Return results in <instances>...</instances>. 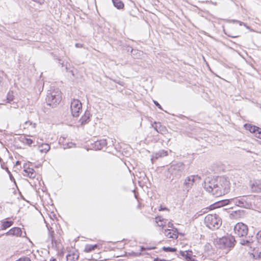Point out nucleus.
Masks as SVG:
<instances>
[{
  "instance_id": "1",
  "label": "nucleus",
  "mask_w": 261,
  "mask_h": 261,
  "mask_svg": "<svg viewBox=\"0 0 261 261\" xmlns=\"http://www.w3.org/2000/svg\"><path fill=\"white\" fill-rule=\"evenodd\" d=\"M204 189L216 197L225 195L229 192L230 182L224 176L206 177L203 184Z\"/></svg>"
},
{
  "instance_id": "2",
  "label": "nucleus",
  "mask_w": 261,
  "mask_h": 261,
  "mask_svg": "<svg viewBox=\"0 0 261 261\" xmlns=\"http://www.w3.org/2000/svg\"><path fill=\"white\" fill-rule=\"evenodd\" d=\"M185 165L181 162H172L167 171V177L171 180L179 179L185 173Z\"/></svg>"
},
{
  "instance_id": "3",
  "label": "nucleus",
  "mask_w": 261,
  "mask_h": 261,
  "mask_svg": "<svg viewBox=\"0 0 261 261\" xmlns=\"http://www.w3.org/2000/svg\"><path fill=\"white\" fill-rule=\"evenodd\" d=\"M247 197L246 196H243L229 199L222 200L216 203L217 205L216 207H221L229 204L233 203L237 206L248 208L251 204L247 201Z\"/></svg>"
},
{
  "instance_id": "4",
  "label": "nucleus",
  "mask_w": 261,
  "mask_h": 261,
  "mask_svg": "<svg viewBox=\"0 0 261 261\" xmlns=\"http://www.w3.org/2000/svg\"><path fill=\"white\" fill-rule=\"evenodd\" d=\"M61 99V92L59 89L51 88L48 91L45 99L48 105L54 107L60 103Z\"/></svg>"
},
{
  "instance_id": "5",
  "label": "nucleus",
  "mask_w": 261,
  "mask_h": 261,
  "mask_svg": "<svg viewBox=\"0 0 261 261\" xmlns=\"http://www.w3.org/2000/svg\"><path fill=\"white\" fill-rule=\"evenodd\" d=\"M204 223L208 228L215 230L220 227L222 221L217 214H208L204 218Z\"/></svg>"
},
{
  "instance_id": "6",
  "label": "nucleus",
  "mask_w": 261,
  "mask_h": 261,
  "mask_svg": "<svg viewBox=\"0 0 261 261\" xmlns=\"http://www.w3.org/2000/svg\"><path fill=\"white\" fill-rule=\"evenodd\" d=\"M234 238L231 235H227L220 238L218 241L220 248H232L234 246Z\"/></svg>"
},
{
  "instance_id": "7",
  "label": "nucleus",
  "mask_w": 261,
  "mask_h": 261,
  "mask_svg": "<svg viewBox=\"0 0 261 261\" xmlns=\"http://www.w3.org/2000/svg\"><path fill=\"white\" fill-rule=\"evenodd\" d=\"M70 110L72 115L74 117H79L82 111V105L78 99H74L70 104Z\"/></svg>"
},
{
  "instance_id": "8",
  "label": "nucleus",
  "mask_w": 261,
  "mask_h": 261,
  "mask_svg": "<svg viewBox=\"0 0 261 261\" xmlns=\"http://www.w3.org/2000/svg\"><path fill=\"white\" fill-rule=\"evenodd\" d=\"M248 230L247 226L243 223H238L234 227L235 234L240 238L246 237Z\"/></svg>"
},
{
  "instance_id": "9",
  "label": "nucleus",
  "mask_w": 261,
  "mask_h": 261,
  "mask_svg": "<svg viewBox=\"0 0 261 261\" xmlns=\"http://www.w3.org/2000/svg\"><path fill=\"white\" fill-rule=\"evenodd\" d=\"M196 177L200 178L198 175H190L186 178L184 182V190H186L187 192H189L195 182Z\"/></svg>"
},
{
  "instance_id": "10",
  "label": "nucleus",
  "mask_w": 261,
  "mask_h": 261,
  "mask_svg": "<svg viewBox=\"0 0 261 261\" xmlns=\"http://www.w3.org/2000/svg\"><path fill=\"white\" fill-rule=\"evenodd\" d=\"M107 144L106 139H101L95 141L92 144L93 147L95 150H101L103 147L106 146Z\"/></svg>"
},
{
  "instance_id": "11",
  "label": "nucleus",
  "mask_w": 261,
  "mask_h": 261,
  "mask_svg": "<svg viewBox=\"0 0 261 261\" xmlns=\"http://www.w3.org/2000/svg\"><path fill=\"white\" fill-rule=\"evenodd\" d=\"M7 236L20 237L22 235V230L19 227H13L6 232Z\"/></svg>"
},
{
  "instance_id": "12",
  "label": "nucleus",
  "mask_w": 261,
  "mask_h": 261,
  "mask_svg": "<svg viewBox=\"0 0 261 261\" xmlns=\"http://www.w3.org/2000/svg\"><path fill=\"white\" fill-rule=\"evenodd\" d=\"M91 115L90 112L86 110L84 113V114L81 117L80 119V122H81V125H83L87 123H88L90 120V117Z\"/></svg>"
},
{
  "instance_id": "13",
  "label": "nucleus",
  "mask_w": 261,
  "mask_h": 261,
  "mask_svg": "<svg viewBox=\"0 0 261 261\" xmlns=\"http://www.w3.org/2000/svg\"><path fill=\"white\" fill-rule=\"evenodd\" d=\"M167 155L168 151L167 150H160L153 155L152 158H151V161L153 162L154 159L156 160L159 158H163L167 156Z\"/></svg>"
},
{
  "instance_id": "14",
  "label": "nucleus",
  "mask_w": 261,
  "mask_h": 261,
  "mask_svg": "<svg viewBox=\"0 0 261 261\" xmlns=\"http://www.w3.org/2000/svg\"><path fill=\"white\" fill-rule=\"evenodd\" d=\"M48 237L47 239V241L49 242L50 241L53 244V246L54 245V243L56 244L57 241L55 239V232L53 230V228L51 227H50V228H48Z\"/></svg>"
},
{
  "instance_id": "15",
  "label": "nucleus",
  "mask_w": 261,
  "mask_h": 261,
  "mask_svg": "<svg viewBox=\"0 0 261 261\" xmlns=\"http://www.w3.org/2000/svg\"><path fill=\"white\" fill-rule=\"evenodd\" d=\"M244 127L246 130H249L250 133L254 134V135L259 128L258 126L250 124H245L244 125Z\"/></svg>"
},
{
  "instance_id": "16",
  "label": "nucleus",
  "mask_w": 261,
  "mask_h": 261,
  "mask_svg": "<svg viewBox=\"0 0 261 261\" xmlns=\"http://www.w3.org/2000/svg\"><path fill=\"white\" fill-rule=\"evenodd\" d=\"M24 172L27 174L28 177L31 178L35 177L36 174L34 169L29 167L26 168L25 166H24Z\"/></svg>"
},
{
  "instance_id": "17",
  "label": "nucleus",
  "mask_w": 261,
  "mask_h": 261,
  "mask_svg": "<svg viewBox=\"0 0 261 261\" xmlns=\"http://www.w3.org/2000/svg\"><path fill=\"white\" fill-rule=\"evenodd\" d=\"M251 189L253 191L259 192H261V180H256L251 186Z\"/></svg>"
},
{
  "instance_id": "18",
  "label": "nucleus",
  "mask_w": 261,
  "mask_h": 261,
  "mask_svg": "<svg viewBox=\"0 0 261 261\" xmlns=\"http://www.w3.org/2000/svg\"><path fill=\"white\" fill-rule=\"evenodd\" d=\"M152 126L158 133H162L165 129V127L159 122H154L152 124Z\"/></svg>"
},
{
  "instance_id": "19",
  "label": "nucleus",
  "mask_w": 261,
  "mask_h": 261,
  "mask_svg": "<svg viewBox=\"0 0 261 261\" xmlns=\"http://www.w3.org/2000/svg\"><path fill=\"white\" fill-rule=\"evenodd\" d=\"M79 255L78 252H74L66 255L67 261H75L78 259Z\"/></svg>"
},
{
  "instance_id": "20",
  "label": "nucleus",
  "mask_w": 261,
  "mask_h": 261,
  "mask_svg": "<svg viewBox=\"0 0 261 261\" xmlns=\"http://www.w3.org/2000/svg\"><path fill=\"white\" fill-rule=\"evenodd\" d=\"M1 229L5 230L7 228L11 227L13 225L14 222L12 221L4 220V221H2L1 222Z\"/></svg>"
},
{
  "instance_id": "21",
  "label": "nucleus",
  "mask_w": 261,
  "mask_h": 261,
  "mask_svg": "<svg viewBox=\"0 0 261 261\" xmlns=\"http://www.w3.org/2000/svg\"><path fill=\"white\" fill-rule=\"evenodd\" d=\"M39 151L43 153H46L50 149V146L47 143H42L39 146Z\"/></svg>"
},
{
  "instance_id": "22",
  "label": "nucleus",
  "mask_w": 261,
  "mask_h": 261,
  "mask_svg": "<svg viewBox=\"0 0 261 261\" xmlns=\"http://www.w3.org/2000/svg\"><path fill=\"white\" fill-rule=\"evenodd\" d=\"M113 5L118 9H123L124 5L121 0H112Z\"/></svg>"
},
{
  "instance_id": "23",
  "label": "nucleus",
  "mask_w": 261,
  "mask_h": 261,
  "mask_svg": "<svg viewBox=\"0 0 261 261\" xmlns=\"http://www.w3.org/2000/svg\"><path fill=\"white\" fill-rule=\"evenodd\" d=\"M98 247L97 244H94V245H86L85 246L84 251L86 252H90L94 250L96 248Z\"/></svg>"
},
{
  "instance_id": "24",
  "label": "nucleus",
  "mask_w": 261,
  "mask_h": 261,
  "mask_svg": "<svg viewBox=\"0 0 261 261\" xmlns=\"http://www.w3.org/2000/svg\"><path fill=\"white\" fill-rule=\"evenodd\" d=\"M4 163H3L1 164V168L2 169L5 170L6 171V173H8L10 180H12V181H15V179L13 177V176L12 174H11V172L9 171L8 168L7 167L4 166Z\"/></svg>"
},
{
  "instance_id": "25",
  "label": "nucleus",
  "mask_w": 261,
  "mask_h": 261,
  "mask_svg": "<svg viewBox=\"0 0 261 261\" xmlns=\"http://www.w3.org/2000/svg\"><path fill=\"white\" fill-rule=\"evenodd\" d=\"M240 243L242 245L250 246H251V244L252 243V241H251L250 240L241 239L240 240Z\"/></svg>"
},
{
  "instance_id": "26",
  "label": "nucleus",
  "mask_w": 261,
  "mask_h": 261,
  "mask_svg": "<svg viewBox=\"0 0 261 261\" xmlns=\"http://www.w3.org/2000/svg\"><path fill=\"white\" fill-rule=\"evenodd\" d=\"M169 230H170L169 229H165V233L166 236H167L169 238H172V239H177V238L178 236L177 234H176L175 233H172L170 231L168 232Z\"/></svg>"
},
{
  "instance_id": "27",
  "label": "nucleus",
  "mask_w": 261,
  "mask_h": 261,
  "mask_svg": "<svg viewBox=\"0 0 261 261\" xmlns=\"http://www.w3.org/2000/svg\"><path fill=\"white\" fill-rule=\"evenodd\" d=\"M162 249L163 251L167 252H175L177 251V249L174 247H165L164 246L162 248Z\"/></svg>"
},
{
  "instance_id": "28",
  "label": "nucleus",
  "mask_w": 261,
  "mask_h": 261,
  "mask_svg": "<svg viewBox=\"0 0 261 261\" xmlns=\"http://www.w3.org/2000/svg\"><path fill=\"white\" fill-rule=\"evenodd\" d=\"M189 252L192 253V252L191 250H188L186 251V254L185 255V258L187 261H190L192 258L191 254H189Z\"/></svg>"
},
{
  "instance_id": "29",
  "label": "nucleus",
  "mask_w": 261,
  "mask_h": 261,
  "mask_svg": "<svg viewBox=\"0 0 261 261\" xmlns=\"http://www.w3.org/2000/svg\"><path fill=\"white\" fill-rule=\"evenodd\" d=\"M14 96L13 95L12 93H11L10 92H9L7 94V102H11L13 100Z\"/></svg>"
},
{
  "instance_id": "30",
  "label": "nucleus",
  "mask_w": 261,
  "mask_h": 261,
  "mask_svg": "<svg viewBox=\"0 0 261 261\" xmlns=\"http://www.w3.org/2000/svg\"><path fill=\"white\" fill-rule=\"evenodd\" d=\"M23 142L25 144L31 146L33 143L34 141L31 139L24 138Z\"/></svg>"
},
{
  "instance_id": "31",
  "label": "nucleus",
  "mask_w": 261,
  "mask_h": 261,
  "mask_svg": "<svg viewBox=\"0 0 261 261\" xmlns=\"http://www.w3.org/2000/svg\"><path fill=\"white\" fill-rule=\"evenodd\" d=\"M256 238L257 243L261 245V230L258 231V232L256 233Z\"/></svg>"
},
{
  "instance_id": "32",
  "label": "nucleus",
  "mask_w": 261,
  "mask_h": 261,
  "mask_svg": "<svg viewBox=\"0 0 261 261\" xmlns=\"http://www.w3.org/2000/svg\"><path fill=\"white\" fill-rule=\"evenodd\" d=\"M233 21L234 22H237V23H238L240 25H244L245 27H246V28L247 29H249V27L247 26V24L245 23H244L243 22H242V21H240L239 20H233Z\"/></svg>"
},
{
  "instance_id": "33",
  "label": "nucleus",
  "mask_w": 261,
  "mask_h": 261,
  "mask_svg": "<svg viewBox=\"0 0 261 261\" xmlns=\"http://www.w3.org/2000/svg\"><path fill=\"white\" fill-rule=\"evenodd\" d=\"M16 261H31V259L27 256H23L22 257L19 258Z\"/></svg>"
},
{
  "instance_id": "34",
  "label": "nucleus",
  "mask_w": 261,
  "mask_h": 261,
  "mask_svg": "<svg viewBox=\"0 0 261 261\" xmlns=\"http://www.w3.org/2000/svg\"><path fill=\"white\" fill-rule=\"evenodd\" d=\"M255 136L258 138L261 139V128H259L255 134Z\"/></svg>"
},
{
  "instance_id": "35",
  "label": "nucleus",
  "mask_w": 261,
  "mask_h": 261,
  "mask_svg": "<svg viewBox=\"0 0 261 261\" xmlns=\"http://www.w3.org/2000/svg\"><path fill=\"white\" fill-rule=\"evenodd\" d=\"M153 103L156 107H158L159 109H160V110H163L162 106L157 101L153 100Z\"/></svg>"
},
{
  "instance_id": "36",
  "label": "nucleus",
  "mask_w": 261,
  "mask_h": 261,
  "mask_svg": "<svg viewBox=\"0 0 261 261\" xmlns=\"http://www.w3.org/2000/svg\"><path fill=\"white\" fill-rule=\"evenodd\" d=\"M155 219H156V223H158V222H163L164 219H162L161 217L160 216H158V217H156L155 218Z\"/></svg>"
},
{
  "instance_id": "37",
  "label": "nucleus",
  "mask_w": 261,
  "mask_h": 261,
  "mask_svg": "<svg viewBox=\"0 0 261 261\" xmlns=\"http://www.w3.org/2000/svg\"><path fill=\"white\" fill-rule=\"evenodd\" d=\"M33 1L41 5L44 3V0H32Z\"/></svg>"
},
{
  "instance_id": "38",
  "label": "nucleus",
  "mask_w": 261,
  "mask_h": 261,
  "mask_svg": "<svg viewBox=\"0 0 261 261\" xmlns=\"http://www.w3.org/2000/svg\"><path fill=\"white\" fill-rule=\"evenodd\" d=\"M179 254L182 256V257H185V255L186 254V251H180Z\"/></svg>"
},
{
  "instance_id": "39",
  "label": "nucleus",
  "mask_w": 261,
  "mask_h": 261,
  "mask_svg": "<svg viewBox=\"0 0 261 261\" xmlns=\"http://www.w3.org/2000/svg\"><path fill=\"white\" fill-rule=\"evenodd\" d=\"M156 248V247L153 246V247H146V250H150L152 249H154Z\"/></svg>"
},
{
  "instance_id": "40",
  "label": "nucleus",
  "mask_w": 261,
  "mask_h": 261,
  "mask_svg": "<svg viewBox=\"0 0 261 261\" xmlns=\"http://www.w3.org/2000/svg\"><path fill=\"white\" fill-rule=\"evenodd\" d=\"M75 47H76L77 48H81V47H83V44H81V43H76L75 44Z\"/></svg>"
},
{
  "instance_id": "41",
  "label": "nucleus",
  "mask_w": 261,
  "mask_h": 261,
  "mask_svg": "<svg viewBox=\"0 0 261 261\" xmlns=\"http://www.w3.org/2000/svg\"><path fill=\"white\" fill-rule=\"evenodd\" d=\"M168 227H170V228H173L174 227L173 226V224L171 222H169L168 223Z\"/></svg>"
},
{
  "instance_id": "42",
  "label": "nucleus",
  "mask_w": 261,
  "mask_h": 261,
  "mask_svg": "<svg viewBox=\"0 0 261 261\" xmlns=\"http://www.w3.org/2000/svg\"><path fill=\"white\" fill-rule=\"evenodd\" d=\"M164 210H168V209L166 207H163L162 206H160V208H159V211H164Z\"/></svg>"
},
{
  "instance_id": "43",
  "label": "nucleus",
  "mask_w": 261,
  "mask_h": 261,
  "mask_svg": "<svg viewBox=\"0 0 261 261\" xmlns=\"http://www.w3.org/2000/svg\"><path fill=\"white\" fill-rule=\"evenodd\" d=\"M153 261H166L165 259H159V258H154Z\"/></svg>"
},
{
  "instance_id": "44",
  "label": "nucleus",
  "mask_w": 261,
  "mask_h": 261,
  "mask_svg": "<svg viewBox=\"0 0 261 261\" xmlns=\"http://www.w3.org/2000/svg\"><path fill=\"white\" fill-rule=\"evenodd\" d=\"M158 225L159 226H160V227H163H163H164V226H165V224H163V223H162V222H161V223H160V224H159V223H158Z\"/></svg>"
},
{
  "instance_id": "45",
  "label": "nucleus",
  "mask_w": 261,
  "mask_h": 261,
  "mask_svg": "<svg viewBox=\"0 0 261 261\" xmlns=\"http://www.w3.org/2000/svg\"><path fill=\"white\" fill-rule=\"evenodd\" d=\"M140 250H141V251H143L146 250V247H144V246H141V247H140Z\"/></svg>"
},
{
  "instance_id": "46",
  "label": "nucleus",
  "mask_w": 261,
  "mask_h": 261,
  "mask_svg": "<svg viewBox=\"0 0 261 261\" xmlns=\"http://www.w3.org/2000/svg\"><path fill=\"white\" fill-rule=\"evenodd\" d=\"M49 261H57V260L54 258L53 257H51Z\"/></svg>"
},
{
  "instance_id": "47",
  "label": "nucleus",
  "mask_w": 261,
  "mask_h": 261,
  "mask_svg": "<svg viewBox=\"0 0 261 261\" xmlns=\"http://www.w3.org/2000/svg\"><path fill=\"white\" fill-rule=\"evenodd\" d=\"M30 124V125H32V122L30 121H27L25 122V124Z\"/></svg>"
},
{
  "instance_id": "48",
  "label": "nucleus",
  "mask_w": 261,
  "mask_h": 261,
  "mask_svg": "<svg viewBox=\"0 0 261 261\" xmlns=\"http://www.w3.org/2000/svg\"><path fill=\"white\" fill-rule=\"evenodd\" d=\"M3 162V159L0 157V163L2 164Z\"/></svg>"
},
{
  "instance_id": "49",
  "label": "nucleus",
  "mask_w": 261,
  "mask_h": 261,
  "mask_svg": "<svg viewBox=\"0 0 261 261\" xmlns=\"http://www.w3.org/2000/svg\"><path fill=\"white\" fill-rule=\"evenodd\" d=\"M33 127H36V123H34V124H33Z\"/></svg>"
},
{
  "instance_id": "50",
  "label": "nucleus",
  "mask_w": 261,
  "mask_h": 261,
  "mask_svg": "<svg viewBox=\"0 0 261 261\" xmlns=\"http://www.w3.org/2000/svg\"><path fill=\"white\" fill-rule=\"evenodd\" d=\"M2 78L0 76V83H1V82H2Z\"/></svg>"
},
{
  "instance_id": "51",
  "label": "nucleus",
  "mask_w": 261,
  "mask_h": 261,
  "mask_svg": "<svg viewBox=\"0 0 261 261\" xmlns=\"http://www.w3.org/2000/svg\"><path fill=\"white\" fill-rule=\"evenodd\" d=\"M19 163H20L19 161H17L16 164H19Z\"/></svg>"
},
{
  "instance_id": "52",
  "label": "nucleus",
  "mask_w": 261,
  "mask_h": 261,
  "mask_svg": "<svg viewBox=\"0 0 261 261\" xmlns=\"http://www.w3.org/2000/svg\"><path fill=\"white\" fill-rule=\"evenodd\" d=\"M142 174H143L144 176H145V174L144 173H142Z\"/></svg>"
},
{
  "instance_id": "53",
  "label": "nucleus",
  "mask_w": 261,
  "mask_h": 261,
  "mask_svg": "<svg viewBox=\"0 0 261 261\" xmlns=\"http://www.w3.org/2000/svg\"><path fill=\"white\" fill-rule=\"evenodd\" d=\"M176 231H177V229H175V231H174V232H175Z\"/></svg>"
}]
</instances>
